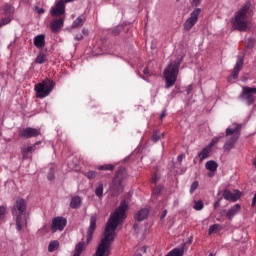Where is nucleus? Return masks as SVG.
<instances>
[{"mask_svg":"<svg viewBox=\"0 0 256 256\" xmlns=\"http://www.w3.org/2000/svg\"><path fill=\"white\" fill-rule=\"evenodd\" d=\"M53 89H55V82L49 78L35 84L34 91L36 93V99H45V97H49Z\"/></svg>","mask_w":256,"mask_h":256,"instance_id":"5","label":"nucleus"},{"mask_svg":"<svg viewBox=\"0 0 256 256\" xmlns=\"http://www.w3.org/2000/svg\"><path fill=\"white\" fill-rule=\"evenodd\" d=\"M205 167L207 171H211L212 173H215V171H217L219 167V164L215 160H210L206 162Z\"/></svg>","mask_w":256,"mask_h":256,"instance_id":"24","label":"nucleus"},{"mask_svg":"<svg viewBox=\"0 0 256 256\" xmlns=\"http://www.w3.org/2000/svg\"><path fill=\"white\" fill-rule=\"evenodd\" d=\"M11 213L16 217V231H23V227H27V200L17 198Z\"/></svg>","mask_w":256,"mask_h":256,"instance_id":"2","label":"nucleus"},{"mask_svg":"<svg viewBox=\"0 0 256 256\" xmlns=\"http://www.w3.org/2000/svg\"><path fill=\"white\" fill-rule=\"evenodd\" d=\"M85 21H83V16H79L75 19L71 25V29H77V27H83Z\"/></svg>","mask_w":256,"mask_h":256,"instance_id":"28","label":"nucleus"},{"mask_svg":"<svg viewBox=\"0 0 256 256\" xmlns=\"http://www.w3.org/2000/svg\"><path fill=\"white\" fill-rule=\"evenodd\" d=\"M2 11L6 17H13L15 15V8L10 4H5Z\"/></svg>","mask_w":256,"mask_h":256,"instance_id":"23","label":"nucleus"},{"mask_svg":"<svg viewBox=\"0 0 256 256\" xmlns=\"http://www.w3.org/2000/svg\"><path fill=\"white\" fill-rule=\"evenodd\" d=\"M222 227L220 224H213L208 229V235H213V233H217V231H221Z\"/></svg>","mask_w":256,"mask_h":256,"instance_id":"31","label":"nucleus"},{"mask_svg":"<svg viewBox=\"0 0 256 256\" xmlns=\"http://www.w3.org/2000/svg\"><path fill=\"white\" fill-rule=\"evenodd\" d=\"M152 183H154L156 185L157 181H159V175L157 173H154L152 175Z\"/></svg>","mask_w":256,"mask_h":256,"instance_id":"46","label":"nucleus"},{"mask_svg":"<svg viewBox=\"0 0 256 256\" xmlns=\"http://www.w3.org/2000/svg\"><path fill=\"white\" fill-rule=\"evenodd\" d=\"M147 217H149V209L143 208L135 214L134 219L135 221L141 222V221H145Z\"/></svg>","mask_w":256,"mask_h":256,"instance_id":"19","label":"nucleus"},{"mask_svg":"<svg viewBox=\"0 0 256 256\" xmlns=\"http://www.w3.org/2000/svg\"><path fill=\"white\" fill-rule=\"evenodd\" d=\"M199 189V181H194L190 186V194L193 195Z\"/></svg>","mask_w":256,"mask_h":256,"instance_id":"36","label":"nucleus"},{"mask_svg":"<svg viewBox=\"0 0 256 256\" xmlns=\"http://www.w3.org/2000/svg\"><path fill=\"white\" fill-rule=\"evenodd\" d=\"M139 77H141V79H143L144 81H149V79H147V77L141 75V73H138Z\"/></svg>","mask_w":256,"mask_h":256,"instance_id":"58","label":"nucleus"},{"mask_svg":"<svg viewBox=\"0 0 256 256\" xmlns=\"http://www.w3.org/2000/svg\"><path fill=\"white\" fill-rule=\"evenodd\" d=\"M75 0H60L55 3L54 6L50 8L51 17H61L65 15V3H72Z\"/></svg>","mask_w":256,"mask_h":256,"instance_id":"8","label":"nucleus"},{"mask_svg":"<svg viewBox=\"0 0 256 256\" xmlns=\"http://www.w3.org/2000/svg\"><path fill=\"white\" fill-rule=\"evenodd\" d=\"M165 117H167V110L164 109L160 115V120L163 121V119H165Z\"/></svg>","mask_w":256,"mask_h":256,"instance_id":"50","label":"nucleus"},{"mask_svg":"<svg viewBox=\"0 0 256 256\" xmlns=\"http://www.w3.org/2000/svg\"><path fill=\"white\" fill-rule=\"evenodd\" d=\"M219 139H221V137H215L211 140L209 147H215V145H217V142L219 141Z\"/></svg>","mask_w":256,"mask_h":256,"instance_id":"42","label":"nucleus"},{"mask_svg":"<svg viewBox=\"0 0 256 256\" xmlns=\"http://www.w3.org/2000/svg\"><path fill=\"white\" fill-rule=\"evenodd\" d=\"M7 215V206H0V219H3Z\"/></svg>","mask_w":256,"mask_h":256,"instance_id":"39","label":"nucleus"},{"mask_svg":"<svg viewBox=\"0 0 256 256\" xmlns=\"http://www.w3.org/2000/svg\"><path fill=\"white\" fill-rule=\"evenodd\" d=\"M123 191V181L121 179L113 178L110 186V193L112 197H118Z\"/></svg>","mask_w":256,"mask_h":256,"instance_id":"12","label":"nucleus"},{"mask_svg":"<svg viewBox=\"0 0 256 256\" xmlns=\"http://www.w3.org/2000/svg\"><path fill=\"white\" fill-rule=\"evenodd\" d=\"M244 63H245V57L238 55L236 64L232 70V74H231L232 79H238L239 73L241 72V69H243Z\"/></svg>","mask_w":256,"mask_h":256,"instance_id":"15","label":"nucleus"},{"mask_svg":"<svg viewBox=\"0 0 256 256\" xmlns=\"http://www.w3.org/2000/svg\"><path fill=\"white\" fill-rule=\"evenodd\" d=\"M210 153H211V148H209V147L203 148L202 151L198 153L200 162L207 159V157H209Z\"/></svg>","mask_w":256,"mask_h":256,"instance_id":"27","label":"nucleus"},{"mask_svg":"<svg viewBox=\"0 0 256 256\" xmlns=\"http://www.w3.org/2000/svg\"><path fill=\"white\" fill-rule=\"evenodd\" d=\"M222 197L226 201H231L232 203H235L236 201H239L241 199V191L235 190V193H233L228 189H224L222 191Z\"/></svg>","mask_w":256,"mask_h":256,"instance_id":"14","label":"nucleus"},{"mask_svg":"<svg viewBox=\"0 0 256 256\" xmlns=\"http://www.w3.org/2000/svg\"><path fill=\"white\" fill-rule=\"evenodd\" d=\"M97 229V214H93L90 216V225L87 229V240L86 243H91L93 240V234L95 233V230Z\"/></svg>","mask_w":256,"mask_h":256,"instance_id":"13","label":"nucleus"},{"mask_svg":"<svg viewBox=\"0 0 256 256\" xmlns=\"http://www.w3.org/2000/svg\"><path fill=\"white\" fill-rule=\"evenodd\" d=\"M24 149H26L30 153H33V151H35V149H37V147H35V145H33V146H28L27 148H24Z\"/></svg>","mask_w":256,"mask_h":256,"instance_id":"51","label":"nucleus"},{"mask_svg":"<svg viewBox=\"0 0 256 256\" xmlns=\"http://www.w3.org/2000/svg\"><path fill=\"white\" fill-rule=\"evenodd\" d=\"M217 195H218V196H219V195H221V190H220V191H218Z\"/></svg>","mask_w":256,"mask_h":256,"instance_id":"63","label":"nucleus"},{"mask_svg":"<svg viewBox=\"0 0 256 256\" xmlns=\"http://www.w3.org/2000/svg\"><path fill=\"white\" fill-rule=\"evenodd\" d=\"M47 179H48V181H54L55 180V173H53V172L48 173Z\"/></svg>","mask_w":256,"mask_h":256,"instance_id":"48","label":"nucleus"},{"mask_svg":"<svg viewBox=\"0 0 256 256\" xmlns=\"http://www.w3.org/2000/svg\"><path fill=\"white\" fill-rule=\"evenodd\" d=\"M221 201H223V197L218 198V199L214 202V209H218V207H221Z\"/></svg>","mask_w":256,"mask_h":256,"instance_id":"43","label":"nucleus"},{"mask_svg":"<svg viewBox=\"0 0 256 256\" xmlns=\"http://www.w3.org/2000/svg\"><path fill=\"white\" fill-rule=\"evenodd\" d=\"M203 207H205V204H203V202L201 200L196 201L194 204L195 211H201V210H203Z\"/></svg>","mask_w":256,"mask_h":256,"instance_id":"37","label":"nucleus"},{"mask_svg":"<svg viewBox=\"0 0 256 256\" xmlns=\"http://www.w3.org/2000/svg\"><path fill=\"white\" fill-rule=\"evenodd\" d=\"M34 45L37 49H44L45 48V34H39L34 37Z\"/></svg>","mask_w":256,"mask_h":256,"instance_id":"20","label":"nucleus"},{"mask_svg":"<svg viewBox=\"0 0 256 256\" xmlns=\"http://www.w3.org/2000/svg\"><path fill=\"white\" fill-rule=\"evenodd\" d=\"M94 193L98 199H103V184L101 182L98 183Z\"/></svg>","mask_w":256,"mask_h":256,"instance_id":"29","label":"nucleus"},{"mask_svg":"<svg viewBox=\"0 0 256 256\" xmlns=\"http://www.w3.org/2000/svg\"><path fill=\"white\" fill-rule=\"evenodd\" d=\"M82 35H85L87 37L89 35V30L87 28H83Z\"/></svg>","mask_w":256,"mask_h":256,"instance_id":"53","label":"nucleus"},{"mask_svg":"<svg viewBox=\"0 0 256 256\" xmlns=\"http://www.w3.org/2000/svg\"><path fill=\"white\" fill-rule=\"evenodd\" d=\"M133 229H134V231H139V223H134Z\"/></svg>","mask_w":256,"mask_h":256,"instance_id":"55","label":"nucleus"},{"mask_svg":"<svg viewBox=\"0 0 256 256\" xmlns=\"http://www.w3.org/2000/svg\"><path fill=\"white\" fill-rule=\"evenodd\" d=\"M74 39H75V41H82L83 36H82V34H77Z\"/></svg>","mask_w":256,"mask_h":256,"instance_id":"52","label":"nucleus"},{"mask_svg":"<svg viewBox=\"0 0 256 256\" xmlns=\"http://www.w3.org/2000/svg\"><path fill=\"white\" fill-rule=\"evenodd\" d=\"M185 56L176 58L172 63H170L164 70V79L166 81L165 89H171L175 83H177V77L179 75V67L183 63Z\"/></svg>","mask_w":256,"mask_h":256,"instance_id":"4","label":"nucleus"},{"mask_svg":"<svg viewBox=\"0 0 256 256\" xmlns=\"http://www.w3.org/2000/svg\"><path fill=\"white\" fill-rule=\"evenodd\" d=\"M134 256H143V254H141V252H137L134 254Z\"/></svg>","mask_w":256,"mask_h":256,"instance_id":"60","label":"nucleus"},{"mask_svg":"<svg viewBox=\"0 0 256 256\" xmlns=\"http://www.w3.org/2000/svg\"><path fill=\"white\" fill-rule=\"evenodd\" d=\"M208 177H213V174H211V173H208Z\"/></svg>","mask_w":256,"mask_h":256,"instance_id":"62","label":"nucleus"},{"mask_svg":"<svg viewBox=\"0 0 256 256\" xmlns=\"http://www.w3.org/2000/svg\"><path fill=\"white\" fill-rule=\"evenodd\" d=\"M240 211H241V204H235L227 211L226 219H228V221H232L233 217H235V215H237V213H239Z\"/></svg>","mask_w":256,"mask_h":256,"instance_id":"18","label":"nucleus"},{"mask_svg":"<svg viewBox=\"0 0 256 256\" xmlns=\"http://www.w3.org/2000/svg\"><path fill=\"white\" fill-rule=\"evenodd\" d=\"M209 256H215V254L214 253H210Z\"/></svg>","mask_w":256,"mask_h":256,"instance_id":"64","label":"nucleus"},{"mask_svg":"<svg viewBox=\"0 0 256 256\" xmlns=\"http://www.w3.org/2000/svg\"><path fill=\"white\" fill-rule=\"evenodd\" d=\"M67 226V218L63 216H58L53 218L52 225H51V231L52 233H57V231H63L65 227Z\"/></svg>","mask_w":256,"mask_h":256,"instance_id":"10","label":"nucleus"},{"mask_svg":"<svg viewBox=\"0 0 256 256\" xmlns=\"http://www.w3.org/2000/svg\"><path fill=\"white\" fill-rule=\"evenodd\" d=\"M34 63H36V65H43V63H47V55L40 51L35 58Z\"/></svg>","mask_w":256,"mask_h":256,"instance_id":"25","label":"nucleus"},{"mask_svg":"<svg viewBox=\"0 0 256 256\" xmlns=\"http://www.w3.org/2000/svg\"><path fill=\"white\" fill-rule=\"evenodd\" d=\"M249 9H251V1H246L242 7L235 12L234 20L231 22L234 31H247L249 27L247 23V13H249Z\"/></svg>","mask_w":256,"mask_h":256,"instance_id":"3","label":"nucleus"},{"mask_svg":"<svg viewBox=\"0 0 256 256\" xmlns=\"http://www.w3.org/2000/svg\"><path fill=\"white\" fill-rule=\"evenodd\" d=\"M177 161H178V163H181V161H183V154H180V155L177 157Z\"/></svg>","mask_w":256,"mask_h":256,"instance_id":"57","label":"nucleus"},{"mask_svg":"<svg viewBox=\"0 0 256 256\" xmlns=\"http://www.w3.org/2000/svg\"><path fill=\"white\" fill-rule=\"evenodd\" d=\"M65 25V18L60 17V18H55L50 22V30L52 33H59L61 29H63Z\"/></svg>","mask_w":256,"mask_h":256,"instance_id":"16","label":"nucleus"},{"mask_svg":"<svg viewBox=\"0 0 256 256\" xmlns=\"http://www.w3.org/2000/svg\"><path fill=\"white\" fill-rule=\"evenodd\" d=\"M242 128H243V125L236 124L235 128L228 127L226 129V137H229V135H232V136L230 137L229 141H227L224 144L223 146L224 151H231V149L235 148V143H237V141H239V137H241Z\"/></svg>","mask_w":256,"mask_h":256,"instance_id":"6","label":"nucleus"},{"mask_svg":"<svg viewBox=\"0 0 256 256\" xmlns=\"http://www.w3.org/2000/svg\"><path fill=\"white\" fill-rule=\"evenodd\" d=\"M187 249V243L180 244L179 247L173 248L166 256H183L185 255V250Z\"/></svg>","mask_w":256,"mask_h":256,"instance_id":"17","label":"nucleus"},{"mask_svg":"<svg viewBox=\"0 0 256 256\" xmlns=\"http://www.w3.org/2000/svg\"><path fill=\"white\" fill-rule=\"evenodd\" d=\"M85 251V242H79L75 246V253L73 256H81V254Z\"/></svg>","mask_w":256,"mask_h":256,"instance_id":"26","label":"nucleus"},{"mask_svg":"<svg viewBox=\"0 0 256 256\" xmlns=\"http://www.w3.org/2000/svg\"><path fill=\"white\" fill-rule=\"evenodd\" d=\"M35 11L38 13V15H43L45 13L44 8H40L39 6H35Z\"/></svg>","mask_w":256,"mask_h":256,"instance_id":"45","label":"nucleus"},{"mask_svg":"<svg viewBox=\"0 0 256 256\" xmlns=\"http://www.w3.org/2000/svg\"><path fill=\"white\" fill-rule=\"evenodd\" d=\"M131 197L133 194L131 192L126 193L119 207L110 214V217L107 221L103 238L101 239L94 256H110L111 255V244L115 241V236L117 227L123 225V222L127 219V211H129V203H131Z\"/></svg>","mask_w":256,"mask_h":256,"instance_id":"1","label":"nucleus"},{"mask_svg":"<svg viewBox=\"0 0 256 256\" xmlns=\"http://www.w3.org/2000/svg\"><path fill=\"white\" fill-rule=\"evenodd\" d=\"M143 74L146 75V76H149V68H144L143 70Z\"/></svg>","mask_w":256,"mask_h":256,"instance_id":"56","label":"nucleus"},{"mask_svg":"<svg viewBox=\"0 0 256 256\" xmlns=\"http://www.w3.org/2000/svg\"><path fill=\"white\" fill-rule=\"evenodd\" d=\"M29 153H31V152L27 151V149H25V148L22 149V159H23V161L29 159Z\"/></svg>","mask_w":256,"mask_h":256,"instance_id":"40","label":"nucleus"},{"mask_svg":"<svg viewBox=\"0 0 256 256\" xmlns=\"http://www.w3.org/2000/svg\"><path fill=\"white\" fill-rule=\"evenodd\" d=\"M191 5L192 7H199V5H201V0H192Z\"/></svg>","mask_w":256,"mask_h":256,"instance_id":"47","label":"nucleus"},{"mask_svg":"<svg viewBox=\"0 0 256 256\" xmlns=\"http://www.w3.org/2000/svg\"><path fill=\"white\" fill-rule=\"evenodd\" d=\"M99 171H114L115 170V165L113 164H104L100 165L98 167Z\"/></svg>","mask_w":256,"mask_h":256,"instance_id":"32","label":"nucleus"},{"mask_svg":"<svg viewBox=\"0 0 256 256\" xmlns=\"http://www.w3.org/2000/svg\"><path fill=\"white\" fill-rule=\"evenodd\" d=\"M192 91H193V84H190L186 89L187 95H191Z\"/></svg>","mask_w":256,"mask_h":256,"instance_id":"49","label":"nucleus"},{"mask_svg":"<svg viewBox=\"0 0 256 256\" xmlns=\"http://www.w3.org/2000/svg\"><path fill=\"white\" fill-rule=\"evenodd\" d=\"M34 145L35 147H37V145H41V141H37Z\"/></svg>","mask_w":256,"mask_h":256,"instance_id":"61","label":"nucleus"},{"mask_svg":"<svg viewBox=\"0 0 256 256\" xmlns=\"http://www.w3.org/2000/svg\"><path fill=\"white\" fill-rule=\"evenodd\" d=\"M160 139H161V136H159L157 133H153L152 135L153 143H157Z\"/></svg>","mask_w":256,"mask_h":256,"instance_id":"44","label":"nucleus"},{"mask_svg":"<svg viewBox=\"0 0 256 256\" xmlns=\"http://www.w3.org/2000/svg\"><path fill=\"white\" fill-rule=\"evenodd\" d=\"M57 249H59V241H57V240L51 241L48 245L49 253H53V252L57 251Z\"/></svg>","mask_w":256,"mask_h":256,"instance_id":"30","label":"nucleus"},{"mask_svg":"<svg viewBox=\"0 0 256 256\" xmlns=\"http://www.w3.org/2000/svg\"><path fill=\"white\" fill-rule=\"evenodd\" d=\"M21 139H31L33 137H39L41 135V129L26 127L18 133Z\"/></svg>","mask_w":256,"mask_h":256,"instance_id":"11","label":"nucleus"},{"mask_svg":"<svg viewBox=\"0 0 256 256\" xmlns=\"http://www.w3.org/2000/svg\"><path fill=\"white\" fill-rule=\"evenodd\" d=\"M81 203H83V200L79 195L73 196L70 201V208L79 209L81 207Z\"/></svg>","mask_w":256,"mask_h":256,"instance_id":"21","label":"nucleus"},{"mask_svg":"<svg viewBox=\"0 0 256 256\" xmlns=\"http://www.w3.org/2000/svg\"><path fill=\"white\" fill-rule=\"evenodd\" d=\"M256 39L253 37L248 38L245 49H253L255 47Z\"/></svg>","mask_w":256,"mask_h":256,"instance_id":"34","label":"nucleus"},{"mask_svg":"<svg viewBox=\"0 0 256 256\" xmlns=\"http://www.w3.org/2000/svg\"><path fill=\"white\" fill-rule=\"evenodd\" d=\"M163 193V186L158 185L152 190V195H155L156 197H159Z\"/></svg>","mask_w":256,"mask_h":256,"instance_id":"35","label":"nucleus"},{"mask_svg":"<svg viewBox=\"0 0 256 256\" xmlns=\"http://www.w3.org/2000/svg\"><path fill=\"white\" fill-rule=\"evenodd\" d=\"M187 243H189V245H191V243H193V236H190V237L188 238Z\"/></svg>","mask_w":256,"mask_h":256,"instance_id":"59","label":"nucleus"},{"mask_svg":"<svg viewBox=\"0 0 256 256\" xmlns=\"http://www.w3.org/2000/svg\"><path fill=\"white\" fill-rule=\"evenodd\" d=\"M13 21V17L11 16H5L0 21V27H5V25H9Z\"/></svg>","mask_w":256,"mask_h":256,"instance_id":"33","label":"nucleus"},{"mask_svg":"<svg viewBox=\"0 0 256 256\" xmlns=\"http://www.w3.org/2000/svg\"><path fill=\"white\" fill-rule=\"evenodd\" d=\"M199 15H201V8H195L191 13L190 17L184 22V30L191 31L197 21H199Z\"/></svg>","mask_w":256,"mask_h":256,"instance_id":"9","label":"nucleus"},{"mask_svg":"<svg viewBox=\"0 0 256 256\" xmlns=\"http://www.w3.org/2000/svg\"><path fill=\"white\" fill-rule=\"evenodd\" d=\"M97 171H93V170H90L88 172H86L85 176L87 177V179H95V177H97Z\"/></svg>","mask_w":256,"mask_h":256,"instance_id":"38","label":"nucleus"},{"mask_svg":"<svg viewBox=\"0 0 256 256\" xmlns=\"http://www.w3.org/2000/svg\"><path fill=\"white\" fill-rule=\"evenodd\" d=\"M112 35H114V37H117L119 35H121V28L119 26H117L116 28H114L112 30Z\"/></svg>","mask_w":256,"mask_h":256,"instance_id":"41","label":"nucleus"},{"mask_svg":"<svg viewBox=\"0 0 256 256\" xmlns=\"http://www.w3.org/2000/svg\"><path fill=\"white\" fill-rule=\"evenodd\" d=\"M126 176H127V168L120 166L115 173L114 179H120L121 181H123Z\"/></svg>","mask_w":256,"mask_h":256,"instance_id":"22","label":"nucleus"},{"mask_svg":"<svg viewBox=\"0 0 256 256\" xmlns=\"http://www.w3.org/2000/svg\"><path fill=\"white\" fill-rule=\"evenodd\" d=\"M167 217V210H164L160 216V219H165Z\"/></svg>","mask_w":256,"mask_h":256,"instance_id":"54","label":"nucleus"},{"mask_svg":"<svg viewBox=\"0 0 256 256\" xmlns=\"http://www.w3.org/2000/svg\"><path fill=\"white\" fill-rule=\"evenodd\" d=\"M256 87L243 86L239 99L246 101V105L251 107L255 103Z\"/></svg>","mask_w":256,"mask_h":256,"instance_id":"7","label":"nucleus"}]
</instances>
